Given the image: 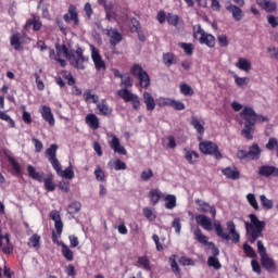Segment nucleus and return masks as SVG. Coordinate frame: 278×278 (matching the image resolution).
<instances>
[{"instance_id":"nucleus-1","label":"nucleus","mask_w":278,"mask_h":278,"mask_svg":"<svg viewBox=\"0 0 278 278\" xmlns=\"http://www.w3.org/2000/svg\"><path fill=\"white\" fill-rule=\"evenodd\" d=\"M195 223L200 225V227L204 228L205 231H212V229H215L216 236L222 240H231L232 244H238V242H240V233L236 231V224L233 220H228L226 223L229 233L225 232V228H223L220 220H215L212 225V219L203 214L195 216Z\"/></svg>"},{"instance_id":"nucleus-2","label":"nucleus","mask_w":278,"mask_h":278,"mask_svg":"<svg viewBox=\"0 0 278 278\" xmlns=\"http://www.w3.org/2000/svg\"><path fill=\"white\" fill-rule=\"evenodd\" d=\"M63 58H66L71 66H74V68H77L78 71H84V68H86L84 65L86 58L84 56V49L81 48H77L75 51L68 50L66 45L58 46L54 60L64 68V66H66V60Z\"/></svg>"},{"instance_id":"nucleus-3","label":"nucleus","mask_w":278,"mask_h":278,"mask_svg":"<svg viewBox=\"0 0 278 278\" xmlns=\"http://www.w3.org/2000/svg\"><path fill=\"white\" fill-rule=\"evenodd\" d=\"M46 156L48 157L52 168L55 170V173L60 177H63L64 179L75 178V172L73 170V165H68L64 170H62V164L60 163V160H58V144L52 143L46 150Z\"/></svg>"},{"instance_id":"nucleus-4","label":"nucleus","mask_w":278,"mask_h":278,"mask_svg":"<svg viewBox=\"0 0 278 278\" xmlns=\"http://www.w3.org/2000/svg\"><path fill=\"white\" fill-rule=\"evenodd\" d=\"M249 218L250 222H244L245 233L249 242L254 244L257 238H264L263 231L266 229V222L260 220L255 214H250Z\"/></svg>"},{"instance_id":"nucleus-5","label":"nucleus","mask_w":278,"mask_h":278,"mask_svg":"<svg viewBox=\"0 0 278 278\" xmlns=\"http://www.w3.org/2000/svg\"><path fill=\"white\" fill-rule=\"evenodd\" d=\"M241 118L244 121V127L241 130V135L247 140H253V134H255L256 113L252 106H244L240 113Z\"/></svg>"},{"instance_id":"nucleus-6","label":"nucleus","mask_w":278,"mask_h":278,"mask_svg":"<svg viewBox=\"0 0 278 278\" xmlns=\"http://www.w3.org/2000/svg\"><path fill=\"white\" fill-rule=\"evenodd\" d=\"M130 73L134 75V77H138L141 88L147 89L151 86V78L149 77V73L142 68V65L135 63L130 68Z\"/></svg>"},{"instance_id":"nucleus-7","label":"nucleus","mask_w":278,"mask_h":278,"mask_svg":"<svg viewBox=\"0 0 278 278\" xmlns=\"http://www.w3.org/2000/svg\"><path fill=\"white\" fill-rule=\"evenodd\" d=\"M198 36H200V45H205L210 49H214V47H216V37L212 34L205 33L201 25H199L197 30L193 33V38H198Z\"/></svg>"},{"instance_id":"nucleus-8","label":"nucleus","mask_w":278,"mask_h":278,"mask_svg":"<svg viewBox=\"0 0 278 278\" xmlns=\"http://www.w3.org/2000/svg\"><path fill=\"white\" fill-rule=\"evenodd\" d=\"M199 149L201 153L204 155H214L215 160H222L223 154L218 150V144L212 142V141H201L199 143Z\"/></svg>"},{"instance_id":"nucleus-9","label":"nucleus","mask_w":278,"mask_h":278,"mask_svg":"<svg viewBox=\"0 0 278 278\" xmlns=\"http://www.w3.org/2000/svg\"><path fill=\"white\" fill-rule=\"evenodd\" d=\"M118 97L125 101V103H131L132 110H140V97L129 89H119L117 91Z\"/></svg>"},{"instance_id":"nucleus-10","label":"nucleus","mask_w":278,"mask_h":278,"mask_svg":"<svg viewBox=\"0 0 278 278\" xmlns=\"http://www.w3.org/2000/svg\"><path fill=\"white\" fill-rule=\"evenodd\" d=\"M63 20L73 27H79V11L75 4H71L67 9V13L63 15Z\"/></svg>"},{"instance_id":"nucleus-11","label":"nucleus","mask_w":278,"mask_h":278,"mask_svg":"<svg viewBox=\"0 0 278 278\" xmlns=\"http://www.w3.org/2000/svg\"><path fill=\"white\" fill-rule=\"evenodd\" d=\"M91 60L96 66V71L104 72L108 68V66L105 65V61H103V58H101L99 50H97L94 46H91Z\"/></svg>"},{"instance_id":"nucleus-12","label":"nucleus","mask_w":278,"mask_h":278,"mask_svg":"<svg viewBox=\"0 0 278 278\" xmlns=\"http://www.w3.org/2000/svg\"><path fill=\"white\" fill-rule=\"evenodd\" d=\"M106 36L110 38L111 47H116L119 42H123V34L118 31V28L109 27L104 29Z\"/></svg>"},{"instance_id":"nucleus-13","label":"nucleus","mask_w":278,"mask_h":278,"mask_svg":"<svg viewBox=\"0 0 278 278\" xmlns=\"http://www.w3.org/2000/svg\"><path fill=\"white\" fill-rule=\"evenodd\" d=\"M39 113L41 114V118L48 123L50 127L55 126V117L53 116V111H51L50 106L42 105L39 109Z\"/></svg>"},{"instance_id":"nucleus-14","label":"nucleus","mask_w":278,"mask_h":278,"mask_svg":"<svg viewBox=\"0 0 278 278\" xmlns=\"http://www.w3.org/2000/svg\"><path fill=\"white\" fill-rule=\"evenodd\" d=\"M111 140L109 141V146L118 155H127V150L121 144V139L116 137V135H111Z\"/></svg>"},{"instance_id":"nucleus-15","label":"nucleus","mask_w":278,"mask_h":278,"mask_svg":"<svg viewBox=\"0 0 278 278\" xmlns=\"http://www.w3.org/2000/svg\"><path fill=\"white\" fill-rule=\"evenodd\" d=\"M260 177H278V167L273 165H263L258 167Z\"/></svg>"},{"instance_id":"nucleus-16","label":"nucleus","mask_w":278,"mask_h":278,"mask_svg":"<svg viewBox=\"0 0 278 278\" xmlns=\"http://www.w3.org/2000/svg\"><path fill=\"white\" fill-rule=\"evenodd\" d=\"M50 218L54 222V229L58 236H62V231L64 230V223H62V216H60V211L53 210L50 213Z\"/></svg>"},{"instance_id":"nucleus-17","label":"nucleus","mask_w":278,"mask_h":278,"mask_svg":"<svg viewBox=\"0 0 278 278\" xmlns=\"http://www.w3.org/2000/svg\"><path fill=\"white\" fill-rule=\"evenodd\" d=\"M190 125H192L193 129L199 134L198 140H203V134H205V122L200 121L197 116H191Z\"/></svg>"},{"instance_id":"nucleus-18","label":"nucleus","mask_w":278,"mask_h":278,"mask_svg":"<svg viewBox=\"0 0 278 278\" xmlns=\"http://www.w3.org/2000/svg\"><path fill=\"white\" fill-rule=\"evenodd\" d=\"M197 205L199 206V211L203 214H210L212 215V218H216V207L214 205H210V203L203 201V200H195Z\"/></svg>"},{"instance_id":"nucleus-19","label":"nucleus","mask_w":278,"mask_h":278,"mask_svg":"<svg viewBox=\"0 0 278 278\" xmlns=\"http://www.w3.org/2000/svg\"><path fill=\"white\" fill-rule=\"evenodd\" d=\"M97 110L99 111L100 116L106 117L112 116V112H114V110L112 109V106H110V104H108V100L105 99H102L100 100V102H98Z\"/></svg>"},{"instance_id":"nucleus-20","label":"nucleus","mask_w":278,"mask_h":278,"mask_svg":"<svg viewBox=\"0 0 278 278\" xmlns=\"http://www.w3.org/2000/svg\"><path fill=\"white\" fill-rule=\"evenodd\" d=\"M142 99L146 105V110L148 112H153V110H155V106L157 105V101H155L153 94H151L149 91H144L142 94Z\"/></svg>"},{"instance_id":"nucleus-21","label":"nucleus","mask_w":278,"mask_h":278,"mask_svg":"<svg viewBox=\"0 0 278 278\" xmlns=\"http://www.w3.org/2000/svg\"><path fill=\"white\" fill-rule=\"evenodd\" d=\"M184 155H185V160L188 162V164H191L192 166H194V164H197V162H199V152L198 151H194L190 148H185Z\"/></svg>"},{"instance_id":"nucleus-22","label":"nucleus","mask_w":278,"mask_h":278,"mask_svg":"<svg viewBox=\"0 0 278 278\" xmlns=\"http://www.w3.org/2000/svg\"><path fill=\"white\" fill-rule=\"evenodd\" d=\"M261 264L267 273H275L277 270V265L275 264V260L269 257L268 254L261 257Z\"/></svg>"},{"instance_id":"nucleus-23","label":"nucleus","mask_w":278,"mask_h":278,"mask_svg":"<svg viewBox=\"0 0 278 278\" xmlns=\"http://www.w3.org/2000/svg\"><path fill=\"white\" fill-rule=\"evenodd\" d=\"M85 123L88 125L89 129L97 131L100 127L99 117L94 113H89L85 117Z\"/></svg>"},{"instance_id":"nucleus-24","label":"nucleus","mask_w":278,"mask_h":278,"mask_svg":"<svg viewBox=\"0 0 278 278\" xmlns=\"http://www.w3.org/2000/svg\"><path fill=\"white\" fill-rule=\"evenodd\" d=\"M27 173L30 179L39 181V184H42V181H45V174L42 172H37L36 167H34L33 165H27Z\"/></svg>"},{"instance_id":"nucleus-25","label":"nucleus","mask_w":278,"mask_h":278,"mask_svg":"<svg viewBox=\"0 0 278 278\" xmlns=\"http://www.w3.org/2000/svg\"><path fill=\"white\" fill-rule=\"evenodd\" d=\"M31 25H33V31H40V29H42V22L37 16H34L33 18L27 20L24 25V29H29Z\"/></svg>"},{"instance_id":"nucleus-26","label":"nucleus","mask_w":278,"mask_h":278,"mask_svg":"<svg viewBox=\"0 0 278 278\" xmlns=\"http://www.w3.org/2000/svg\"><path fill=\"white\" fill-rule=\"evenodd\" d=\"M226 10L232 14V18L237 22H240L241 18L244 17V13H242V9H240L236 4H230L226 7Z\"/></svg>"},{"instance_id":"nucleus-27","label":"nucleus","mask_w":278,"mask_h":278,"mask_svg":"<svg viewBox=\"0 0 278 278\" xmlns=\"http://www.w3.org/2000/svg\"><path fill=\"white\" fill-rule=\"evenodd\" d=\"M223 175L227 177V179H232L236 181V179H240V170H238V167L232 166V167H226L223 169Z\"/></svg>"},{"instance_id":"nucleus-28","label":"nucleus","mask_w":278,"mask_h":278,"mask_svg":"<svg viewBox=\"0 0 278 278\" xmlns=\"http://www.w3.org/2000/svg\"><path fill=\"white\" fill-rule=\"evenodd\" d=\"M248 157H250V160H260V157H262V149L260 148V144L253 143L249 148Z\"/></svg>"},{"instance_id":"nucleus-29","label":"nucleus","mask_w":278,"mask_h":278,"mask_svg":"<svg viewBox=\"0 0 278 278\" xmlns=\"http://www.w3.org/2000/svg\"><path fill=\"white\" fill-rule=\"evenodd\" d=\"M235 66L239 68V71H244L245 73H249V71L253 68L251 61H249L247 58H239Z\"/></svg>"},{"instance_id":"nucleus-30","label":"nucleus","mask_w":278,"mask_h":278,"mask_svg":"<svg viewBox=\"0 0 278 278\" xmlns=\"http://www.w3.org/2000/svg\"><path fill=\"white\" fill-rule=\"evenodd\" d=\"M256 3L266 12H275L277 10V3L270 0H256Z\"/></svg>"},{"instance_id":"nucleus-31","label":"nucleus","mask_w":278,"mask_h":278,"mask_svg":"<svg viewBox=\"0 0 278 278\" xmlns=\"http://www.w3.org/2000/svg\"><path fill=\"white\" fill-rule=\"evenodd\" d=\"M179 62V58L175 55L173 52H166L163 54V64H165L168 68Z\"/></svg>"},{"instance_id":"nucleus-32","label":"nucleus","mask_w":278,"mask_h":278,"mask_svg":"<svg viewBox=\"0 0 278 278\" xmlns=\"http://www.w3.org/2000/svg\"><path fill=\"white\" fill-rule=\"evenodd\" d=\"M108 167L111 170H127V164L121 159H116L115 161H109Z\"/></svg>"},{"instance_id":"nucleus-33","label":"nucleus","mask_w":278,"mask_h":278,"mask_svg":"<svg viewBox=\"0 0 278 278\" xmlns=\"http://www.w3.org/2000/svg\"><path fill=\"white\" fill-rule=\"evenodd\" d=\"M193 236L194 239L200 242V244H203L204 247H208L210 245V237L203 235V232L201 231V228H197L193 231Z\"/></svg>"},{"instance_id":"nucleus-34","label":"nucleus","mask_w":278,"mask_h":278,"mask_svg":"<svg viewBox=\"0 0 278 278\" xmlns=\"http://www.w3.org/2000/svg\"><path fill=\"white\" fill-rule=\"evenodd\" d=\"M21 33H15L11 36L10 45L15 51H22L23 45L21 43Z\"/></svg>"},{"instance_id":"nucleus-35","label":"nucleus","mask_w":278,"mask_h":278,"mask_svg":"<svg viewBox=\"0 0 278 278\" xmlns=\"http://www.w3.org/2000/svg\"><path fill=\"white\" fill-rule=\"evenodd\" d=\"M61 253L66 262H73L75 260V254L73 250L66 243H61Z\"/></svg>"},{"instance_id":"nucleus-36","label":"nucleus","mask_w":278,"mask_h":278,"mask_svg":"<svg viewBox=\"0 0 278 278\" xmlns=\"http://www.w3.org/2000/svg\"><path fill=\"white\" fill-rule=\"evenodd\" d=\"M151 205H157L160 199H162V191L160 189H151L148 193Z\"/></svg>"},{"instance_id":"nucleus-37","label":"nucleus","mask_w":278,"mask_h":278,"mask_svg":"<svg viewBox=\"0 0 278 278\" xmlns=\"http://www.w3.org/2000/svg\"><path fill=\"white\" fill-rule=\"evenodd\" d=\"M165 210H174L177 207V197L175 194H167L164 198Z\"/></svg>"},{"instance_id":"nucleus-38","label":"nucleus","mask_w":278,"mask_h":278,"mask_svg":"<svg viewBox=\"0 0 278 278\" xmlns=\"http://www.w3.org/2000/svg\"><path fill=\"white\" fill-rule=\"evenodd\" d=\"M137 266L143 270H151V262L146 255L138 257Z\"/></svg>"},{"instance_id":"nucleus-39","label":"nucleus","mask_w":278,"mask_h":278,"mask_svg":"<svg viewBox=\"0 0 278 278\" xmlns=\"http://www.w3.org/2000/svg\"><path fill=\"white\" fill-rule=\"evenodd\" d=\"M142 214L144 218H147V220H149L150 223H153L157 218V215L155 214V208L143 207Z\"/></svg>"},{"instance_id":"nucleus-40","label":"nucleus","mask_w":278,"mask_h":278,"mask_svg":"<svg viewBox=\"0 0 278 278\" xmlns=\"http://www.w3.org/2000/svg\"><path fill=\"white\" fill-rule=\"evenodd\" d=\"M47 0H40L38 3V10H41V14L43 18H51V14L49 13V3Z\"/></svg>"},{"instance_id":"nucleus-41","label":"nucleus","mask_w":278,"mask_h":278,"mask_svg":"<svg viewBox=\"0 0 278 278\" xmlns=\"http://www.w3.org/2000/svg\"><path fill=\"white\" fill-rule=\"evenodd\" d=\"M207 266L210 268H214V270H220V268H223V265L220 264L218 256H210L207 258Z\"/></svg>"},{"instance_id":"nucleus-42","label":"nucleus","mask_w":278,"mask_h":278,"mask_svg":"<svg viewBox=\"0 0 278 278\" xmlns=\"http://www.w3.org/2000/svg\"><path fill=\"white\" fill-rule=\"evenodd\" d=\"M27 247L30 249H40V236L38 233H34L28 239Z\"/></svg>"},{"instance_id":"nucleus-43","label":"nucleus","mask_w":278,"mask_h":278,"mask_svg":"<svg viewBox=\"0 0 278 278\" xmlns=\"http://www.w3.org/2000/svg\"><path fill=\"white\" fill-rule=\"evenodd\" d=\"M179 90L180 94H184V97H192L194 94V89L186 83L180 84Z\"/></svg>"},{"instance_id":"nucleus-44","label":"nucleus","mask_w":278,"mask_h":278,"mask_svg":"<svg viewBox=\"0 0 278 278\" xmlns=\"http://www.w3.org/2000/svg\"><path fill=\"white\" fill-rule=\"evenodd\" d=\"M261 200V204L263 205L264 210H273V207H275V202H273V200L266 198L265 194H262L260 197Z\"/></svg>"},{"instance_id":"nucleus-45","label":"nucleus","mask_w":278,"mask_h":278,"mask_svg":"<svg viewBox=\"0 0 278 278\" xmlns=\"http://www.w3.org/2000/svg\"><path fill=\"white\" fill-rule=\"evenodd\" d=\"M8 161H9V164L12 166L15 175H21V173H23V170L21 169V164H18L16 159H14L13 156H9Z\"/></svg>"},{"instance_id":"nucleus-46","label":"nucleus","mask_w":278,"mask_h":278,"mask_svg":"<svg viewBox=\"0 0 278 278\" xmlns=\"http://www.w3.org/2000/svg\"><path fill=\"white\" fill-rule=\"evenodd\" d=\"M121 86H124L122 90H128V88L134 86V80H131V76H129V74H124V77H122Z\"/></svg>"},{"instance_id":"nucleus-47","label":"nucleus","mask_w":278,"mask_h":278,"mask_svg":"<svg viewBox=\"0 0 278 278\" xmlns=\"http://www.w3.org/2000/svg\"><path fill=\"white\" fill-rule=\"evenodd\" d=\"M42 182L45 184V188L46 190H48V192H53V190H55V184H53V176H49L47 178H45L43 176Z\"/></svg>"},{"instance_id":"nucleus-48","label":"nucleus","mask_w":278,"mask_h":278,"mask_svg":"<svg viewBox=\"0 0 278 278\" xmlns=\"http://www.w3.org/2000/svg\"><path fill=\"white\" fill-rule=\"evenodd\" d=\"M0 121H5L9 124V127H11L12 129L16 127V123L14 122V119H12V117L3 111H0Z\"/></svg>"},{"instance_id":"nucleus-49","label":"nucleus","mask_w":278,"mask_h":278,"mask_svg":"<svg viewBox=\"0 0 278 278\" xmlns=\"http://www.w3.org/2000/svg\"><path fill=\"white\" fill-rule=\"evenodd\" d=\"M81 210V203L74 201L67 206L68 214H77Z\"/></svg>"},{"instance_id":"nucleus-50","label":"nucleus","mask_w":278,"mask_h":278,"mask_svg":"<svg viewBox=\"0 0 278 278\" xmlns=\"http://www.w3.org/2000/svg\"><path fill=\"white\" fill-rule=\"evenodd\" d=\"M172 101L173 98L160 97L156 99V105H159V108H170Z\"/></svg>"},{"instance_id":"nucleus-51","label":"nucleus","mask_w":278,"mask_h":278,"mask_svg":"<svg viewBox=\"0 0 278 278\" xmlns=\"http://www.w3.org/2000/svg\"><path fill=\"white\" fill-rule=\"evenodd\" d=\"M247 201L251 205V207H253V210L255 211L260 210V204L257 203V199L255 198V194L248 193Z\"/></svg>"},{"instance_id":"nucleus-52","label":"nucleus","mask_w":278,"mask_h":278,"mask_svg":"<svg viewBox=\"0 0 278 278\" xmlns=\"http://www.w3.org/2000/svg\"><path fill=\"white\" fill-rule=\"evenodd\" d=\"M179 47L185 51L186 55H192L194 52V45L192 43L180 42Z\"/></svg>"},{"instance_id":"nucleus-53","label":"nucleus","mask_w":278,"mask_h":278,"mask_svg":"<svg viewBox=\"0 0 278 278\" xmlns=\"http://www.w3.org/2000/svg\"><path fill=\"white\" fill-rule=\"evenodd\" d=\"M169 108H173L177 112H181L182 110H186V104L179 100L172 99Z\"/></svg>"},{"instance_id":"nucleus-54","label":"nucleus","mask_w":278,"mask_h":278,"mask_svg":"<svg viewBox=\"0 0 278 278\" xmlns=\"http://www.w3.org/2000/svg\"><path fill=\"white\" fill-rule=\"evenodd\" d=\"M170 268L175 275H181V269L179 268V265L177 264V261L175 260V255L169 257Z\"/></svg>"},{"instance_id":"nucleus-55","label":"nucleus","mask_w":278,"mask_h":278,"mask_svg":"<svg viewBox=\"0 0 278 278\" xmlns=\"http://www.w3.org/2000/svg\"><path fill=\"white\" fill-rule=\"evenodd\" d=\"M243 253L247 255V257H257V254L255 253V250L249 243L243 244Z\"/></svg>"},{"instance_id":"nucleus-56","label":"nucleus","mask_w":278,"mask_h":278,"mask_svg":"<svg viewBox=\"0 0 278 278\" xmlns=\"http://www.w3.org/2000/svg\"><path fill=\"white\" fill-rule=\"evenodd\" d=\"M94 176L97 181H105V172L99 165L94 169Z\"/></svg>"},{"instance_id":"nucleus-57","label":"nucleus","mask_w":278,"mask_h":278,"mask_svg":"<svg viewBox=\"0 0 278 278\" xmlns=\"http://www.w3.org/2000/svg\"><path fill=\"white\" fill-rule=\"evenodd\" d=\"M167 23H168V25H173V27H177V25H179V16L168 13L167 14Z\"/></svg>"},{"instance_id":"nucleus-58","label":"nucleus","mask_w":278,"mask_h":278,"mask_svg":"<svg viewBox=\"0 0 278 278\" xmlns=\"http://www.w3.org/2000/svg\"><path fill=\"white\" fill-rule=\"evenodd\" d=\"M210 251H212V257H218L220 255V250L216 247V244L210 241L208 245H206Z\"/></svg>"},{"instance_id":"nucleus-59","label":"nucleus","mask_w":278,"mask_h":278,"mask_svg":"<svg viewBox=\"0 0 278 278\" xmlns=\"http://www.w3.org/2000/svg\"><path fill=\"white\" fill-rule=\"evenodd\" d=\"M178 262L180 266H194V260L188 256H181Z\"/></svg>"},{"instance_id":"nucleus-60","label":"nucleus","mask_w":278,"mask_h":278,"mask_svg":"<svg viewBox=\"0 0 278 278\" xmlns=\"http://www.w3.org/2000/svg\"><path fill=\"white\" fill-rule=\"evenodd\" d=\"M217 42L219 47H229V39L227 38V35L222 34L217 37Z\"/></svg>"},{"instance_id":"nucleus-61","label":"nucleus","mask_w":278,"mask_h":278,"mask_svg":"<svg viewBox=\"0 0 278 278\" xmlns=\"http://www.w3.org/2000/svg\"><path fill=\"white\" fill-rule=\"evenodd\" d=\"M265 147L268 151H275V147L278 148L277 138H275V137L269 138V140Z\"/></svg>"},{"instance_id":"nucleus-62","label":"nucleus","mask_w":278,"mask_h":278,"mask_svg":"<svg viewBox=\"0 0 278 278\" xmlns=\"http://www.w3.org/2000/svg\"><path fill=\"white\" fill-rule=\"evenodd\" d=\"M172 227L175 229L176 233L179 236L181 233V219L179 217L174 218Z\"/></svg>"},{"instance_id":"nucleus-63","label":"nucleus","mask_w":278,"mask_h":278,"mask_svg":"<svg viewBox=\"0 0 278 278\" xmlns=\"http://www.w3.org/2000/svg\"><path fill=\"white\" fill-rule=\"evenodd\" d=\"M257 252L261 257L268 255V253H266V247H264V242H262V240L257 241Z\"/></svg>"},{"instance_id":"nucleus-64","label":"nucleus","mask_w":278,"mask_h":278,"mask_svg":"<svg viewBox=\"0 0 278 278\" xmlns=\"http://www.w3.org/2000/svg\"><path fill=\"white\" fill-rule=\"evenodd\" d=\"M35 81L38 90H45V83L40 79V74L35 73Z\"/></svg>"}]
</instances>
